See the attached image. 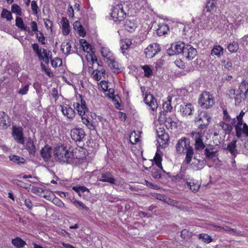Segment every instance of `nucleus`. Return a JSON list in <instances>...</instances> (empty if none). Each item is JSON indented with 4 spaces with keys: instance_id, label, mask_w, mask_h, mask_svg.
Listing matches in <instances>:
<instances>
[{
    "instance_id": "obj_15",
    "label": "nucleus",
    "mask_w": 248,
    "mask_h": 248,
    "mask_svg": "<svg viewBox=\"0 0 248 248\" xmlns=\"http://www.w3.org/2000/svg\"><path fill=\"white\" fill-rule=\"evenodd\" d=\"M192 137L195 140V148L197 150L203 149L205 147V145L202 142V139L201 132H192Z\"/></svg>"
},
{
    "instance_id": "obj_61",
    "label": "nucleus",
    "mask_w": 248,
    "mask_h": 248,
    "mask_svg": "<svg viewBox=\"0 0 248 248\" xmlns=\"http://www.w3.org/2000/svg\"><path fill=\"white\" fill-rule=\"evenodd\" d=\"M29 84H26L23 88H20L18 93L21 95L26 94L29 91Z\"/></svg>"
},
{
    "instance_id": "obj_33",
    "label": "nucleus",
    "mask_w": 248,
    "mask_h": 248,
    "mask_svg": "<svg viewBox=\"0 0 248 248\" xmlns=\"http://www.w3.org/2000/svg\"><path fill=\"white\" fill-rule=\"evenodd\" d=\"M185 153H186V156L185 162L187 164H188L190 163L194 154L193 148L190 146H187V148H186V150L185 151Z\"/></svg>"
},
{
    "instance_id": "obj_22",
    "label": "nucleus",
    "mask_w": 248,
    "mask_h": 248,
    "mask_svg": "<svg viewBox=\"0 0 248 248\" xmlns=\"http://www.w3.org/2000/svg\"><path fill=\"white\" fill-rule=\"evenodd\" d=\"M170 98L169 96L168 97V102H165L163 104V111H161V114L164 115V118L167 119L168 116L169 117L168 112H170Z\"/></svg>"
},
{
    "instance_id": "obj_36",
    "label": "nucleus",
    "mask_w": 248,
    "mask_h": 248,
    "mask_svg": "<svg viewBox=\"0 0 248 248\" xmlns=\"http://www.w3.org/2000/svg\"><path fill=\"white\" fill-rule=\"evenodd\" d=\"M236 140H233L227 146L226 149L229 150L232 155H236L237 154L236 148Z\"/></svg>"
},
{
    "instance_id": "obj_63",
    "label": "nucleus",
    "mask_w": 248,
    "mask_h": 248,
    "mask_svg": "<svg viewBox=\"0 0 248 248\" xmlns=\"http://www.w3.org/2000/svg\"><path fill=\"white\" fill-rule=\"evenodd\" d=\"M99 73H98V70L96 69L93 70L92 74L93 75V78L97 81L100 80L102 78V76L100 74H99Z\"/></svg>"
},
{
    "instance_id": "obj_49",
    "label": "nucleus",
    "mask_w": 248,
    "mask_h": 248,
    "mask_svg": "<svg viewBox=\"0 0 248 248\" xmlns=\"http://www.w3.org/2000/svg\"><path fill=\"white\" fill-rule=\"evenodd\" d=\"M216 2L215 0H208L206 4V8L207 11H211L214 10L216 7Z\"/></svg>"
},
{
    "instance_id": "obj_43",
    "label": "nucleus",
    "mask_w": 248,
    "mask_h": 248,
    "mask_svg": "<svg viewBox=\"0 0 248 248\" xmlns=\"http://www.w3.org/2000/svg\"><path fill=\"white\" fill-rule=\"evenodd\" d=\"M198 238L206 243H210L213 241V239L211 237L206 233H201L199 234Z\"/></svg>"
},
{
    "instance_id": "obj_51",
    "label": "nucleus",
    "mask_w": 248,
    "mask_h": 248,
    "mask_svg": "<svg viewBox=\"0 0 248 248\" xmlns=\"http://www.w3.org/2000/svg\"><path fill=\"white\" fill-rule=\"evenodd\" d=\"M12 11L19 16H22L21 9L19 6L16 4H13L11 7Z\"/></svg>"
},
{
    "instance_id": "obj_52",
    "label": "nucleus",
    "mask_w": 248,
    "mask_h": 248,
    "mask_svg": "<svg viewBox=\"0 0 248 248\" xmlns=\"http://www.w3.org/2000/svg\"><path fill=\"white\" fill-rule=\"evenodd\" d=\"M186 183L187 186H189L190 189L193 192H196L200 188V186L198 184H196L193 182L191 183L190 182H187Z\"/></svg>"
},
{
    "instance_id": "obj_24",
    "label": "nucleus",
    "mask_w": 248,
    "mask_h": 248,
    "mask_svg": "<svg viewBox=\"0 0 248 248\" xmlns=\"http://www.w3.org/2000/svg\"><path fill=\"white\" fill-rule=\"evenodd\" d=\"M41 196L49 201H59L58 198H55V195L52 191L46 189L42 191L41 193Z\"/></svg>"
},
{
    "instance_id": "obj_28",
    "label": "nucleus",
    "mask_w": 248,
    "mask_h": 248,
    "mask_svg": "<svg viewBox=\"0 0 248 248\" xmlns=\"http://www.w3.org/2000/svg\"><path fill=\"white\" fill-rule=\"evenodd\" d=\"M71 49V45L70 44V40H65L61 45V50L66 55H68L70 53Z\"/></svg>"
},
{
    "instance_id": "obj_44",
    "label": "nucleus",
    "mask_w": 248,
    "mask_h": 248,
    "mask_svg": "<svg viewBox=\"0 0 248 248\" xmlns=\"http://www.w3.org/2000/svg\"><path fill=\"white\" fill-rule=\"evenodd\" d=\"M124 26L125 29L129 32H132L137 28L136 24L130 20L126 21Z\"/></svg>"
},
{
    "instance_id": "obj_5",
    "label": "nucleus",
    "mask_w": 248,
    "mask_h": 248,
    "mask_svg": "<svg viewBox=\"0 0 248 248\" xmlns=\"http://www.w3.org/2000/svg\"><path fill=\"white\" fill-rule=\"evenodd\" d=\"M84 149L81 148L78 149V148L74 149L70 151L69 156L68 164H74L75 163L80 161L83 160L84 157L83 153H84Z\"/></svg>"
},
{
    "instance_id": "obj_34",
    "label": "nucleus",
    "mask_w": 248,
    "mask_h": 248,
    "mask_svg": "<svg viewBox=\"0 0 248 248\" xmlns=\"http://www.w3.org/2000/svg\"><path fill=\"white\" fill-rule=\"evenodd\" d=\"M131 45L132 42L129 39L126 38L121 41L120 47L123 54H124L125 50H127Z\"/></svg>"
},
{
    "instance_id": "obj_39",
    "label": "nucleus",
    "mask_w": 248,
    "mask_h": 248,
    "mask_svg": "<svg viewBox=\"0 0 248 248\" xmlns=\"http://www.w3.org/2000/svg\"><path fill=\"white\" fill-rule=\"evenodd\" d=\"M234 94V96H236V97H235V103L236 105H239L242 99H246V95L241 94L238 89H235V92Z\"/></svg>"
},
{
    "instance_id": "obj_13",
    "label": "nucleus",
    "mask_w": 248,
    "mask_h": 248,
    "mask_svg": "<svg viewBox=\"0 0 248 248\" xmlns=\"http://www.w3.org/2000/svg\"><path fill=\"white\" fill-rule=\"evenodd\" d=\"M11 124V119L8 115L3 111L0 112V127L7 129Z\"/></svg>"
},
{
    "instance_id": "obj_6",
    "label": "nucleus",
    "mask_w": 248,
    "mask_h": 248,
    "mask_svg": "<svg viewBox=\"0 0 248 248\" xmlns=\"http://www.w3.org/2000/svg\"><path fill=\"white\" fill-rule=\"evenodd\" d=\"M125 16V13L122 5H117L113 8L111 17L114 21H121L124 19Z\"/></svg>"
},
{
    "instance_id": "obj_7",
    "label": "nucleus",
    "mask_w": 248,
    "mask_h": 248,
    "mask_svg": "<svg viewBox=\"0 0 248 248\" xmlns=\"http://www.w3.org/2000/svg\"><path fill=\"white\" fill-rule=\"evenodd\" d=\"M86 134L84 130L81 128H74L71 130V137L76 142L83 141Z\"/></svg>"
},
{
    "instance_id": "obj_41",
    "label": "nucleus",
    "mask_w": 248,
    "mask_h": 248,
    "mask_svg": "<svg viewBox=\"0 0 248 248\" xmlns=\"http://www.w3.org/2000/svg\"><path fill=\"white\" fill-rule=\"evenodd\" d=\"M32 48L38 57L39 60L41 61V59H43L42 53L41 52V49L39 48L38 44L37 43H34L32 44Z\"/></svg>"
},
{
    "instance_id": "obj_27",
    "label": "nucleus",
    "mask_w": 248,
    "mask_h": 248,
    "mask_svg": "<svg viewBox=\"0 0 248 248\" xmlns=\"http://www.w3.org/2000/svg\"><path fill=\"white\" fill-rule=\"evenodd\" d=\"M26 148L28 151V152L30 155H35V153H36L35 146L34 144L33 140L31 138H29L28 139V140H27V142L26 143Z\"/></svg>"
},
{
    "instance_id": "obj_37",
    "label": "nucleus",
    "mask_w": 248,
    "mask_h": 248,
    "mask_svg": "<svg viewBox=\"0 0 248 248\" xmlns=\"http://www.w3.org/2000/svg\"><path fill=\"white\" fill-rule=\"evenodd\" d=\"M9 158L10 160L18 165L24 164L25 163V159L24 158L16 155H11Z\"/></svg>"
},
{
    "instance_id": "obj_59",
    "label": "nucleus",
    "mask_w": 248,
    "mask_h": 248,
    "mask_svg": "<svg viewBox=\"0 0 248 248\" xmlns=\"http://www.w3.org/2000/svg\"><path fill=\"white\" fill-rule=\"evenodd\" d=\"M152 175L155 179H159L161 177V174L160 172L156 169L153 168L151 170Z\"/></svg>"
},
{
    "instance_id": "obj_25",
    "label": "nucleus",
    "mask_w": 248,
    "mask_h": 248,
    "mask_svg": "<svg viewBox=\"0 0 248 248\" xmlns=\"http://www.w3.org/2000/svg\"><path fill=\"white\" fill-rule=\"evenodd\" d=\"M73 28L76 31L78 32L79 36L81 37L85 36L86 31L79 21H76L73 23Z\"/></svg>"
},
{
    "instance_id": "obj_4",
    "label": "nucleus",
    "mask_w": 248,
    "mask_h": 248,
    "mask_svg": "<svg viewBox=\"0 0 248 248\" xmlns=\"http://www.w3.org/2000/svg\"><path fill=\"white\" fill-rule=\"evenodd\" d=\"M177 105L175 106V109L180 110L183 115H190L193 110L190 103L186 104L181 98L176 99Z\"/></svg>"
},
{
    "instance_id": "obj_54",
    "label": "nucleus",
    "mask_w": 248,
    "mask_h": 248,
    "mask_svg": "<svg viewBox=\"0 0 248 248\" xmlns=\"http://www.w3.org/2000/svg\"><path fill=\"white\" fill-rule=\"evenodd\" d=\"M154 160L155 162V163L157 165V166L161 169H162V165H161V161L162 159L161 156L158 154L157 153H156L155 156L154 157Z\"/></svg>"
},
{
    "instance_id": "obj_10",
    "label": "nucleus",
    "mask_w": 248,
    "mask_h": 248,
    "mask_svg": "<svg viewBox=\"0 0 248 248\" xmlns=\"http://www.w3.org/2000/svg\"><path fill=\"white\" fill-rule=\"evenodd\" d=\"M183 56L188 60H192L197 55L196 49L190 45L185 46L183 53Z\"/></svg>"
},
{
    "instance_id": "obj_57",
    "label": "nucleus",
    "mask_w": 248,
    "mask_h": 248,
    "mask_svg": "<svg viewBox=\"0 0 248 248\" xmlns=\"http://www.w3.org/2000/svg\"><path fill=\"white\" fill-rule=\"evenodd\" d=\"M58 62H59V66L62 64V60L59 58H55L54 59H51V65L53 67H57L58 66Z\"/></svg>"
},
{
    "instance_id": "obj_19",
    "label": "nucleus",
    "mask_w": 248,
    "mask_h": 248,
    "mask_svg": "<svg viewBox=\"0 0 248 248\" xmlns=\"http://www.w3.org/2000/svg\"><path fill=\"white\" fill-rule=\"evenodd\" d=\"M189 142H187L186 138L180 140L176 144V151L179 153L184 152L187 148V146H189Z\"/></svg>"
},
{
    "instance_id": "obj_26",
    "label": "nucleus",
    "mask_w": 248,
    "mask_h": 248,
    "mask_svg": "<svg viewBox=\"0 0 248 248\" xmlns=\"http://www.w3.org/2000/svg\"><path fill=\"white\" fill-rule=\"evenodd\" d=\"M205 164V161L204 159H198L196 156H194L191 165L193 168H196L197 170H200L204 167Z\"/></svg>"
},
{
    "instance_id": "obj_56",
    "label": "nucleus",
    "mask_w": 248,
    "mask_h": 248,
    "mask_svg": "<svg viewBox=\"0 0 248 248\" xmlns=\"http://www.w3.org/2000/svg\"><path fill=\"white\" fill-rule=\"evenodd\" d=\"M22 200L24 202L25 205L29 209L31 210L32 208V203L31 201L29 199H27L24 196H22L21 197Z\"/></svg>"
},
{
    "instance_id": "obj_29",
    "label": "nucleus",
    "mask_w": 248,
    "mask_h": 248,
    "mask_svg": "<svg viewBox=\"0 0 248 248\" xmlns=\"http://www.w3.org/2000/svg\"><path fill=\"white\" fill-rule=\"evenodd\" d=\"M16 25L20 30L26 31L29 33L31 32V30L29 27L24 25L22 18L16 17Z\"/></svg>"
},
{
    "instance_id": "obj_11",
    "label": "nucleus",
    "mask_w": 248,
    "mask_h": 248,
    "mask_svg": "<svg viewBox=\"0 0 248 248\" xmlns=\"http://www.w3.org/2000/svg\"><path fill=\"white\" fill-rule=\"evenodd\" d=\"M98 177V180L100 181L108 182L112 185H116L117 184L116 180L111 172L102 173Z\"/></svg>"
},
{
    "instance_id": "obj_3",
    "label": "nucleus",
    "mask_w": 248,
    "mask_h": 248,
    "mask_svg": "<svg viewBox=\"0 0 248 248\" xmlns=\"http://www.w3.org/2000/svg\"><path fill=\"white\" fill-rule=\"evenodd\" d=\"M70 151L62 145L57 146L54 150L55 157L60 162L68 164Z\"/></svg>"
},
{
    "instance_id": "obj_32",
    "label": "nucleus",
    "mask_w": 248,
    "mask_h": 248,
    "mask_svg": "<svg viewBox=\"0 0 248 248\" xmlns=\"http://www.w3.org/2000/svg\"><path fill=\"white\" fill-rule=\"evenodd\" d=\"M12 244L16 248H23L26 245V242L19 237L13 239Z\"/></svg>"
},
{
    "instance_id": "obj_50",
    "label": "nucleus",
    "mask_w": 248,
    "mask_h": 248,
    "mask_svg": "<svg viewBox=\"0 0 248 248\" xmlns=\"http://www.w3.org/2000/svg\"><path fill=\"white\" fill-rule=\"evenodd\" d=\"M72 189L74 190L76 192H84L87 191L89 192V190L85 186H73L72 187Z\"/></svg>"
},
{
    "instance_id": "obj_48",
    "label": "nucleus",
    "mask_w": 248,
    "mask_h": 248,
    "mask_svg": "<svg viewBox=\"0 0 248 248\" xmlns=\"http://www.w3.org/2000/svg\"><path fill=\"white\" fill-rule=\"evenodd\" d=\"M142 68L144 70V76L146 77L149 78L152 75V70L149 65H145L142 66Z\"/></svg>"
},
{
    "instance_id": "obj_1",
    "label": "nucleus",
    "mask_w": 248,
    "mask_h": 248,
    "mask_svg": "<svg viewBox=\"0 0 248 248\" xmlns=\"http://www.w3.org/2000/svg\"><path fill=\"white\" fill-rule=\"evenodd\" d=\"M231 124L235 127L236 136L237 138H240L242 134L248 137V126L243 122L242 118H233L232 120Z\"/></svg>"
},
{
    "instance_id": "obj_45",
    "label": "nucleus",
    "mask_w": 248,
    "mask_h": 248,
    "mask_svg": "<svg viewBox=\"0 0 248 248\" xmlns=\"http://www.w3.org/2000/svg\"><path fill=\"white\" fill-rule=\"evenodd\" d=\"M227 48L229 51L231 53L236 52L239 48L238 44L237 42L234 41L228 45Z\"/></svg>"
},
{
    "instance_id": "obj_38",
    "label": "nucleus",
    "mask_w": 248,
    "mask_h": 248,
    "mask_svg": "<svg viewBox=\"0 0 248 248\" xmlns=\"http://www.w3.org/2000/svg\"><path fill=\"white\" fill-rule=\"evenodd\" d=\"M110 62L108 64L111 69L113 70L115 73H119L121 72L120 69L119 68L118 63L115 61L114 60L110 59Z\"/></svg>"
},
{
    "instance_id": "obj_60",
    "label": "nucleus",
    "mask_w": 248,
    "mask_h": 248,
    "mask_svg": "<svg viewBox=\"0 0 248 248\" xmlns=\"http://www.w3.org/2000/svg\"><path fill=\"white\" fill-rule=\"evenodd\" d=\"M31 7L34 14L37 15L38 13V6L36 1L32 0L31 2Z\"/></svg>"
},
{
    "instance_id": "obj_31",
    "label": "nucleus",
    "mask_w": 248,
    "mask_h": 248,
    "mask_svg": "<svg viewBox=\"0 0 248 248\" xmlns=\"http://www.w3.org/2000/svg\"><path fill=\"white\" fill-rule=\"evenodd\" d=\"M169 31L168 25L162 24L158 25V28L156 29V33L158 36H162L166 34Z\"/></svg>"
},
{
    "instance_id": "obj_17",
    "label": "nucleus",
    "mask_w": 248,
    "mask_h": 248,
    "mask_svg": "<svg viewBox=\"0 0 248 248\" xmlns=\"http://www.w3.org/2000/svg\"><path fill=\"white\" fill-rule=\"evenodd\" d=\"M210 118L206 113L201 114L199 117L196 118V121L200 123V128H204L208 125L210 122Z\"/></svg>"
},
{
    "instance_id": "obj_21",
    "label": "nucleus",
    "mask_w": 248,
    "mask_h": 248,
    "mask_svg": "<svg viewBox=\"0 0 248 248\" xmlns=\"http://www.w3.org/2000/svg\"><path fill=\"white\" fill-rule=\"evenodd\" d=\"M214 148H206L204 150V155L207 159L209 160L214 159L217 157V151L214 150Z\"/></svg>"
},
{
    "instance_id": "obj_9",
    "label": "nucleus",
    "mask_w": 248,
    "mask_h": 248,
    "mask_svg": "<svg viewBox=\"0 0 248 248\" xmlns=\"http://www.w3.org/2000/svg\"><path fill=\"white\" fill-rule=\"evenodd\" d=\"M158 139L157 142L162 148H165L167 145H168L170 137L167 133L164 131V130H161L160 131H157Z\"/></svg>"
},
{
    "instance_id": "obj_14",
    "label": "nucleus",
    "mask_w": 248,
    "mask_h": 248,
    "mask_svg": "<svg viewBox=\"0 0 248 248\" xmlns=\"http://www.w3.org/2000/svg\"><path fill=\"white\" fill-rule=\"evenodd\" d=\"M144 101L146 104L151 108L153 111H155L157 108L156 99L151 94H147L144 98Z\"/></svg>"
},
{
    "instance_id": "obj_55",
    "label": "nucleus",
    "mask_w": 248,
    "mask_h": 248,
    "mask_svg": "<svg viewBox=\"0 0 248 248\" xmlns=\"http://www.w3.org/2000/svg\"><path fill=\"white\" fill-rule=\"evenodd\" d=\"M191 236V233L186 229H184L182 231L181 233V237L184 240H188Z\"/></svg>"
},
{
    "instance_id": "obj_42",
    "label": "nucleus",
    "mask_w": 248,
    "mask_h": 248,
    "mask_svg": "<svg viewBox=\"0 0 248 248\" xmlns=\"http://www.w3.org/2000/svg\"><path fill=\"white\" fill-rule=\"evenodd\" d=\"M75 108L78 111V114L82 117L85 114L86 112L88 111V108H86L85 110L83 107L80 106V103H77L75 106Z\"/></svg>"
},
{
    "instance_id": "obj_46",
    "label": "nucleus",
    "mask_w": 248,
    "mask_h": 248,
    "mask_svg": "<svg viewBox=\"0 0 248 248\" xmlns=\"http://www.w3.org/2000/svg\"><path fill=\"white\" fill-rule=\"evenodd\" d=\"M227 123L224 121V122L221 123L220 125L222 127L223 130L225 131L226 133H229L232 130V125L231 123L228 124Z\"/></svg>"
},
{
    "instance_id": "obj_20",
    "label": "nucleus",
    "mask_w": 248,
    "mask_h": 248,
    "mask_svg": "<svg viewBox=\"0 0 248 248\" xmlns=\"http://www.w3.org/2000/svg\"><path fill=\"white\" fill-rule=\"evenodd\" d=\"M185 46L186 45L183 42H179L175 45L174 49H173L172 45H171V51L173 52L171 53V55L179 54L181 53L183 54Z\"/></svg>"
},
{
    "instance_id": "obj_8",
    "label": "nucleus",
    "mask_w": 248,
    "mask_h": 248,
    "mask_svg": "<svg viewBox=\"0 0 248 248\" xmlns=\"http://www.w3.org/2000/svg\"><path fill=\"white\" fill-rule=\"evenodd\" d=\"M160 51L159 45L155 43L150 45L145 49V54L146 58L151 59L153 58L158 52Z\"/></svg>"
},
{
    "instance_id": "obj_16",
    "label": "nucleus",
    "mask_w": 248,
    "mask_h": 248,
    "mask_svg": "<svg viewBox=\"0 0 248 248\" xmlns=\"http://www.w3.org/2000/svg\"><path fill=\"white\" fill-rule=\"evenodd\" d=\"M12 134L15 137V140L18 143L22 144L24 143V140L23 138V133L22 127H15L14 126Z\"/></svg>"
},
{
    "instance_id": "obj_64",
    "label": "nucleus",
    "mask_w": 248,
    "mask_h": 248,
    "mask_svg": "<svg viewBox=\"0 0 248 248\" xmlns=\"http://www.w3.org/2000/svg\"><path fill=\"white\" fill-rule=\"evenodd\" d=\"M44 21L45 27L47 30L52 29L53 23L51 20L48 19H45Z\"/></svg>"
},
{
    "instance_id": "obj_58",
    "label": "nucleus",
    "mask_w": 248,
    "mask_h": 248,
    "mask_svg": "<svg viewBox=\"0 0 248 248\" xmlns=\"http://www.w3.org/2000/svg\"><path fill=\"white\" fill-rule=\"evenodd\" d=\"M73 204L77 207H81V208H82L83 209H84L86 211H88L89 209V208L87 206L84 205L83 203L80 201L75 200L73 202Z\"/></svg>"
},
{
    "instance_id": "obj_62",
    "label": "nucleus",
    "mask_w": 248,
    "mask_h": 248,
    "mask_svg": "<svg viewBox=\"0 0 248 248\" xmlns=\"http://www.w3.org/2000/svg\"><path fill=\"white\" fill-rule=\"evenodd\" d=\"M224 67L228 70H230L232 67V62L231 61L227 60L223 62Z\"/></svg>"
},
{
    "instance_id": "obj_40",
    "label": "nucleus",
    "mask_w": 248,
    "mask_h": 248,
    "mask_svg": "<svg viewBox=\"0 0 248 248\" xmlns=\"http://www.w3.org/2000/svg\"><path fill=\"white\" fill-rule=\"evenodd\" d=\"M0 16L2 18H6L8 21H11L13 19L11 12L5 8L2 9Z\"/></svg>"
},
{
    "instance_id": "obj_30",
    "label": "nucleus",
    "mask_w": 248,
    "mask_h": 248,
    "mask_svg": "<svg viewBox=\"0 0 248 248\" xmlns=\"http://www.w3.org/2000/svg\"><path fill=\"white\" fill-rule=\"evenodd\" d=\"M238 90L241 94L246 95V99L248 94V83L246 80L243 81L240 84Z\"/></svg>"
},
{
    "instance_id": "obj_12",
    "label": "nucleus",
    "mask_w": 248,
    "mask_h": 248,
    "mask_svg": "<svg viewBox=\"0 0 248 248\" xmlns=\"http://www.w3.org/2000/svg\"><path fill=\"white\" fill-rule=\"evenodd\" d=\"M61 111L63 115L66 117L70 121L73 120L75 116V111L74 109L71 108L68 105L65 106H61Z\"/></svg>"
},
{
    "instance_id": "obj_53",
    "label": "nucleus",
    "mask_w": 248,
    "mask_h": 248,
    "mask_svg": "<svg viewBox=\"0 0 248 248\" xmlns=\"http://www.w3.org/2000/svg\"><path fill=\"white\" fill-rule=\"evenodd\" d=\"M36 38L38 39L39 42L41 43L42 45H45L46 43V37L44 36L42 32L39 31L36 35Z\"/></svg>"
},
{
    "instance_id": "obj_18",
    "label": "nucleus",
    "mask_w": 248,
    "mask_h": 248,
    "mask_svg": "<svg viewBox=\"0 0 248 248\" xmlns=\"http://www.w3.org/2000/svg\"><path fill=\"white\" fill-rule=\"evenodd\" d=\"M52 148L46 145L42 148L40 151V155L45 162L48 161L51 157Z\"/></svg>"
},
{
    "instance_id": "obj_2",
    "label": "nucleus",
    "mask_w": 248,
    "mask_h": 248,
    "mask_svg": "<svg viewBox=\"0 0 248 248\" xmlns=\"http://www.w3.org/2000/svg\"><path fill=\"white\" fill-rule=\"evenodd\" d=\"M198 103L204 108H210L215 104V101L212 94L209 92L204 91L200 95Z\"/></svg>"
},
{
    "instance_id": "obj_35",
    "label": "nucleus",
    "mask_w": 248,
    "mask_h": 248,
    "mask_svg": "<svg viewBox=\"0 0 248 248\" xmlns=\"http://www.w3.org/2000/svg\"><path fill=\"white\" fill-rule=\"evenodd\" d=\"M223 54V48L220 45L215 46L212 50L211 54L220 57Z\"/></svg>"
},
{
    "instance_id": "obj_47",
    "label": "nucleus",
    "mask_w": 248,
    "mask_h": 248,
    "mask_svg": "<svg viewBox=\"0 0 248 248\" xmlns=\"http://www.w3.org/2000/svg\"><path fill=\"white\" fill-rule=\"evenodd\" d=\"M82 123L86 124L87 127L90 129L91 130H94L95 129V127L93 124L92 122L90 121L88 118H86L85 117H81Z\"/></svg>"
},
{
    "instance_id": "obj_23",
    "label": "nucleus",
    "mask_w": 248,
    "mask_h": 248,
    "mask_svg": "<svg viewBox=\"0 0 248 248\" xmlns=\"http://www.w3.org/2000/svg\"><path fill=\"white\" fill-rule=\"evenodd\" d=\"M61 24L62 26V32L64 35H67L70 32V26L68 20L65 17H62Z\"/></svg>"
}]
</instances>
